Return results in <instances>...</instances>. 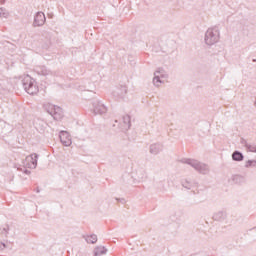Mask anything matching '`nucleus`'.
<instances>
[{
    "label": "nucleus",
    "instance_id": "obj_23",
    "mask_svg": "<svg viewBox=\"0 0 256 256\" xmlns=\"http://www.w3.org/2000/svg\"><path fill=\"white\" fill-rule=\"evenodd\" d=\"M245 167L247 169H249V167H256V160H248L246 163H245Z\"/></svg>",
    "mask_w": 256,
    "mask_h": 256
},
{
    "label": "nucleus",
    "instance_id": "obj_19",
    "mask_svg": "<svg viewBox=\"0 0 256 256\" xmlns=\"http://www.w3.org/2000/svg\"><path fill=\"white\" fill-rule=\"evenodd\" d=\"M245 147L247 151H250V153H256V144H249L248 142H245Z\"/></svg>",
    "mask_w": 256,
    "mask_h": 256
},
{
    "label": "nucleus",
    "instance_id": "obj_3",
    "mask_svg": "<svg viewBox=\"0 0 256 256\" xmlns=\"http://www.w3.org/2000/svg\"><path fill=\"white\" fill-rule=\"evenodd\" d=\"M204 41L206 45H215L219 42V29L209 28L205 33Z\"/></svg>",
    "mask_w": 256,
    "mask_h": 256
},
{
    "label": "nucleus",
    "instance_id": "obj_27",
    "mask_svg": "<svg viewBox=\"0 0 256 256\" xmlns=\"http://www.w3.org/2000/svg\"><path fill=\"white\" fill-rule=\"evenodd\" d=\"M242 145H244V147H245V143H247V140H242Z\"/></svg>",
    "mask_w": 256,
    "mask_h": 256
},
{
    "label": "nucleus",
    "instance_id": "obj_1",
    "mask_svg": "<svg viewBox=\"0 0 256 256\" xmlns=\"http://www.w3.org/2000/svg\"><path fill=\"white\" fill-rule=\"evenodd\" d=\"M181 162L185 165H190V167L201 173V175H209V166L203 162L191 158H184Z\"/></svg>",
    "mask_w": 256,
    "mask_h": 256
},
{
    "label": "nucleus",
    "instance_id": "obj_2",
    "mask_svg": "<svg viewBox=\"0 0 256 256\" xmlns=\"http://www.w3.org/2000/svg\"><path fill=\"white\" fill-rule=\"evenodd\" d=\"M22 85L28 95H37V93H39V86H37V82L29 75L24 76L22 79Z\"/></svg>",
    "mask_w": 256,
    "mask_h": 256
},
{
    "label": "nucleus",
    "instance_id": "obj_21",
    "mask_svg": "<svg viewBox=\"0 0 256 256\" xmlns=\"http://www.w3.org/2000/svg\"><path fill=\"white\" fill-rule=\"evenodd\" d=\"M0 17H3L4 19H7L9 17V11L5 8H0Z\"/></svg>",
    "mask_w": 256,
    "mask_h": 256
},
{
    "label": "nucleus",
    "instance_id": "obj_8",
    "mask_svg": "<svg viewBox=\"0 0 256 256\" xmlns=\"http://www.w3.org/2000/svg\"><path fill=\"white\" fill-rule=\"evenodd\" d=\"M60 141L65 147H69L71 145V136L69 135V132L67 131H60L59 134Z\"/></svg>",
    "mask_w": 256,
    "mask_h": 256
},
{
    "label": "nucleus",
    "instance_id": "obj_20",
    "mask_svg": "<svg viewBox=\"0 0 256 256\" xmlns=\"http://www.w3.org/2000/svg\"><path fill=\"white\" fill-rule=\"evenodd\" d=\"M181 185L182 187H184V189L188 190L191 189V187H193V184L189 180H182Z\"/></svg>",
    "mask_w": 256,
    "mask_h": 256
},
{
    "label": "nucleus",
    "instance_id": "obj_14",
    "mask_svg": "<svg viewBox=\"0 0 256 256\" xmlns=\"http://www.w3.org/2000/svg\"><path fill=\"white\" fill-rule=\"evenodd\" d=\"M35 71L38 75H42L43 77H48V75H51V71L45 66H38L35 68Z\"/></svg>",
    "mask_w": 256,
    "mask_h": 256
},
{
    "label": "nucleus",
    "instance_id": "obj_25",
    "mask_svg": "<svg viewBox=\"0 0 256 256\" xmlns=\"http://www.w3.org/2000/svg\"><path fill=\"white\" fill-rule=\"evenodd\" d=\"M0 249H1V251H3V249H7V244H5L4 242H1Z\"/></svg>",
    "mask_w": 256,
    "mask_h": 256
},
{
    "label": "nucleus",
    "instance_id": "obj_10",
    "mask_svg": "<svg viewBox=\"0 0 256 256\" xmlns=\"http://www.w3.org/2000/svg\"><path fill=\"white\" fill-rule=\"evenodd\" d=\"M37 159H39L38 154H32L26 157V161H28L29 169H37Z\"/></svg>",
    "mask_w": 256,
    "mask_h": 256
},
{
    "label": "nucleus",
    "instance_id": "obj_5",
    "mask_svg": "<svg viewBox=\"0 0 256 256\" xmlns=\"http://www.w3.org/2000/svg\"><path fill=\"white\" fill-rule=\"evenodd\" d=\"M93 111L94 115H105L107 113V106L101 101L95 100L93 102Z\"/></svg>",
    "mask_w": 256,
    "mask_h": 256
},
{
    "label": "nucleus",
    "instance_id": "obj_29",
    "mask_svg": "<svg viewBox=\"0 0 256 256\" xmlns=\"http://www.w3.org/2000/svg\"><path fill=\"white\" fill-rule=\"evenodd\" d=\"M48 39H51V35L48 34Z\"/></svg>",
    "mask_w": 256,
    "mask_h": 256
},
{
    "label": "nucleus",
    "instance_id": "obj_13",
    "mask_svg": "<svg viewBox=\"0 0 256 256\" xmlns=\"http://www.w3.org/2000/svg\"><path fill=\"white\" fill-rule=\"evenodd\" d=\"M161 151H163V144L155 143V144L150 145V153L152 155H159V153H161Z\"/></svg>",
    "mask_w": 256,
    "mask_h": 256
},
{
    "label": "nucleus",
    "instance_id": "obj_12",
    "mask_svg": "<svg viewBox=\"0 0 256 256\" xmlns=\"http://www.w3.org/2000/svg\"><path fill=\"white\" fill-rule=\"evenodd\" d=\"M163 69L159 68L156 72H154V78H153V83L155 85V87H159L160 83H163V81H161V77H163Z\"/></svg>",
    "mask_w": 256,
    "mask_h": 256
},
{
    "label": "nucleus",
    "instance_id": "obj_18",
    "mask_svg": "<svg viewBox=\"0 0 256 256\" xmlns=\"http://www.w3.org/2000/svg\"><path fill=\"white\" fill-rule=\"evenodd\" d=\"M118 95H120V97H125V95H127L126 85H121L120 88H118Z\"/></svg>",
    "mask_w": 256,
    "mask_h": 256
},
{
    "label": "nucleus",
    "instance_id": "obj_26",
    "mask_svg": "<svg viewBox=\"0 0 256 256\" xmlns=\"http://www.w3.org/2000/svg\"><path fill=\"white\" fill-rule=\"evenodd\" d=\"M0 5H5V0H0Z\"/></svg>",
    "mask_w": 256,
    "mask_h": 256
},
{
    "label": "nucleus",
    "instance_id": "obj_30",
    "mask_svg": "<svg viewBox=\"0 0 256 256\" xmlns=\"http://www.w3.org/2000/svg\"><path fill=\"white\" fill-rule=\"evenodd\" d=\"M253 61H254V63H255V62H256V59H254Z\"/></svg>",
    "mask_w": 256,
    "mask_h": 256
},
{
    "label": "nucleus",
    "instance_id": "obj_15",
    "mask_svg": "<svg viewBox=\"0 0 256 256\" xmlns=\"http://www.w3.org/2000/svg\"><path fill=\"white\" fill-rule=\"evenodd\" d=\"M107 254V248L105 246H96L94 248V256H101Z\"/></svg>",
    "mask_w": 256,
    "mask_h": 256
},
{
    "label": "nucleus",
    "instance_id": "obj_28",
    "mask_svg": "<svg viewBox=\"0 0 256 256\" xmlns=\"http://www.w3.org/2000/svg\"><path fill=\"white\" fill-rule=\"evenodd\" d=\"M48 16L51 18V17H53V15H51V14H48Z\"/></svg>",
    "mask_w": 256,
    "mask_h": 256
},
{
    "label": "nucleus",
    "instance_id": "obj_17",
    "mask_svg": "<svg viewBox=\"0 0 256 256\" xmlns=\"http://www.w3.org/2000/svg\"><path fill=\"white\" fill-rule=\"evenodd\" d=\"M85 241L88 243H91L92 245H95L97 243V235L92 234L90 236L84 237Z\"/></svg>",
    "mask_w": 256,
    "mask_h": 256
},
{
    "label": "nucleus",
    "instance_id": "obj_9",
    "mask_svg": "<svg viewBox=\"0 0 256 256\" xmlns=\"http://www.w3.org/2000/svg\"><path fill=\"white\" fill-rule=\"evenodd\" d=\"M122 131H129L131 129V116L124 115L122 117V123H120Z\"/></svg>",
    "mask_w": 256,
    "mask_h": 256
},
{
    "label": "nucleus",
    "instance_id": "obj_22",
    "mask_svg": "<svg viewBox=\"0 0 256 256\" xmlns=\"http://www.w3.org/2000/svg\"><path fill=\"white\" fill-rule=\"evenodd\" d=\"M232 180H233L234 183H241V182H243V176H241V175H234L232 177Z\"/></svg>",
    "mask_w": 256,
    "mask_h": 256
},
{
    "label": "nucleus",
    "instance_id": "obj_7",
    "mask_svg": "<svg viewBox=\"0 0 256 256\" xmlns=\"http://www.w3.org/2000/svg\"><path fill=\"white\" fill-rule=\"evenodd\" d=\"M46 21L47 18L45 17V13L37 12L34 16L33 27H43Z\"/></svg>",
    "mask_w": 256,
    "mask_h": 256
},
{
    "label": "nucleus",
    "instance_id": "obj_11",
    "mask_svg": "<svg viewBox=\"0 0 256 256\" xmlns=\"http://www.w3.org/2000/svg\"><path fill=\"white\" fill-rule=\"evenodd\" d=\"M213 221H225L227 219V211L219 210L212 216Z\"/></svg>",
    "mask_w": 256,
    "mask_h": 256
},
{
    "label": "nucleus",
    "instance_id": "obj_16",
    "mask_svg": "<svg viewBox=\"0 0 256 256\" xmlns=\"http://www.w3.org/2000/svg\"><path fill=\"white\" fill-rule=\"evenodd\" d=\"M245 159V156H243V153L239 152L238 150L234 151L232 153V160L233 161H243Z\"/></svg>",
    "mask_w": 256,
    "mask_h": 256
},
{
    "label": "nucleus",
    "instance_id": "obj_4",
    "mask_svg": "<svg viewBox=\"0 0 256 256\" xmlns=\"http://www.w3.org/2000/svg\"><path fill=\"white\" fill-rule=\"evenodd\" d=\"M47 113H49L55 121H61L63 119V109L59 106L48 105Z\"/></svg>",
    "mask_w": 256,
    "mask_h": 256
},
{
    "label": "nucleus",
    "instance_id": "obj_6",
    "mask_svg": "<svg viewBox=\"0 0 256 256\" xmlns=\"http://www.w3.org/2000/svg\"><path fill=\"white\" fill-rule=\"evenodd\" d=\"M132 177L135 183H143V181L147 180V171H145L143 168H139Z\"/></svg>",
    "mask_w": 256,
    "mask_h": 256
},
{
    "label": "nucleus",
    "instance_id": "obj_24",
    "mask_svg": "<svg viewBox=\"0 0 256 256\" xmlns=\"http://www.w3.org/2000/svg\"><path fill=\"white\" fill-rule=\"evenodd\" d=\"M2 233L7 237V235H9V226L4 227Z\"/></svg>",
    "mask_w": 256,
    "mask_h": 256
}]
</instances>
